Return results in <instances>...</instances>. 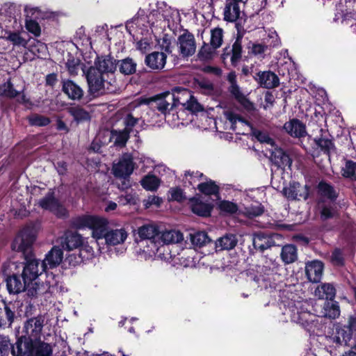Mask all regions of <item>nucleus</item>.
<instances>
[{
    "label": "nucleus",
    "instance_id": "1",
    "mask_svg": "<svg viewBox=\"0 0 356 356\" xmlns=\"http://www.w3.org/2000/svg\"><path fill=\"white\" fill-rule=\"evenodd\" d=\"M140 241L138 242L136 254L141 259H163L165 257L167 245L178 243L183 241V234L175 229H161L156 224H146L136 231Z\"/></svg>",
    "mask_w": 356,
    "mask_h": 356
},
{
    "label": "nucleus",
    "instance_id": "2",
    "mask_svg": "<svg viewBox=\"0 0 356 356\" xmlns=\"http://www.w3.org/2000/svg\"><path fill=\"white\" fill-rule=\"evenodd\" d=\"M73 224L78 229H90L92 231V237L96 240L97 244L99 240L104 239L108 246L121 245L128 237V233L124 228L108 229V220L99 216H81L75 218Z\"/></svg>",
    "mask_w": 356,
    "mask_h": 356
},
{
    "label": "nucleus",
    "instance_id": "3",
    "mask_svg": "<svg viewBox=\"0 0 356 356\" xmlns=\"http://www.w3.org/2000/svg\"><path fill=\"white\" fill-rule=\"evenodd\" d=\"M41 261L33 259L27 261L24 266L22 277L27 285V295L37 298L47 293H52L57 281L53 273H43Z\"/></svg>",
    "mask_w": 356,
    "mask_h": 356
},
{
    "label": "nucleus",
    "instance_id": "4",
    "mask_svg": "<svg viewBox=\"0 0 356 356\" xmlns=\"http://www.w3.org/2000/svg\"><path fill=\"white\" fill-rule=\"evenodd\" d=\"M310 304L307 301H298L291 302L289 305L291 321L300 324L307 332L314 334L320 330L321 325L318 323V312L315 309L316 314H312L309 309Z\"/></svg>",
    "mask_w": 356,
    "mask_h": 356
},
{
    "label": "nucleus",
    "instance_id": "5",
    "mask_svg": "<svg viewBox=\"0 0 356 356\" xmlns=\"http://www.w3.org/2000/svg\"><path fill=\"white\" fill-rule=\"evenodd\" d=\"M83 72L86 75L89 92L91 94L97 96L106 92H113L115 91L116 88L115 77L109 78L92 66L86 71L83 69Z\"/></svg>",
    "mask_w": 356,
    "mask_h": 356
},
{
    "label": "nucleus",
    "instance_id": "6",
    "mask_svg": "<svg viewBox=\"0 0 356 356\" xmlns=\"http://www.w3.org/2000/svg\"><path fill=\"white\" fill-rule=\"evenodd\" d=\"M319 340L325 346V348L331 355L336 356L337 350L343 346H352L350 343V334L345 328L336 325L331 331H328L324 336H321Z\"/></svg>",
    "mask_w": 356,
    "mask_h": 356
},
{
    "label": "nucleus",
    "instance_id": "7",
    "mask_svg": "<svg viewBox=\"0 0 356 356\" xmlns=\"http://www.w3.org/2000/svg\"><path fill=\"white\" fill-rule=\"evenodd\" d=\"M181 22V16L178 10L165 6V10L161 13L159 10H153L147 16V22L152 25L165 26H174Z\"/></svg>",
    "mask_w": 356,
    "mask_h": 356
},
{
    "label": "nucleus",
    "instance_id": "8",
    "mask_svg": "<svg viewBox=\"0 0 356 356\" xmlns=\"http://www.w3.org/2000/svg\"><path fill=\"white\" fill-rule=\"evenodd\" d=\"M37 232V229L34 225H27L20 231L14 239L12 243V249L24 253L29 251L35 240Z\"/></svg>",
    "mask_w": 356,
    "mask_h": 356
},
{
    "label": "nucleus",
    "instance_id": "9",
    "mask_svg": "<svg viewBox=\"0 0 356 356\" xmlns=\"http://www.w3.org/2000/svg\"><path fill=\"white\" fill-rule=\"evenodd\" d=\"M135 168L133 157L129 154H123L112 168L113 175L117 177H129Z\"/></svg>",
    "mask_w": 356,
    "mask_h": 356
},
{
    "label": "nucleus",
    "instance_id": "10",
    "mask_svg": "<svg viewBox=\"0 0 356 356\" xmlns=\"http://www.w3.org/2000/svg\"><path fill=\"white\" fill-rule=\"evenodd\" d=\"M38 204L42 209L48 210L58 217L65 216L66 215V209L59 201L54 197L53 192H49L44 197L40 200Z\"/></svg>",
    "mask_w": 356,
    "mask_h": 356
},
{
    "label": "nucleus",
    "instance_id": "11",
    "mask_svg": "<svg viewBox=\"0 0 356 356\" xmlns=\"http://www.w3.org/2000/svg\"><path fill=\"white\" fill-rule=\"evenodd\" d=\"M95 257V251L93 248L90 245L88 241L85 238L83 244L79 248V253L78 255L75 254H70L67 257L69 264L73 266L80 264L84 261L92 259Z\"/></svg>",
    "mask_w": 356,
    "mask_h": 356
},
{
    "label": "nucleus",
    "instance_id": "12",
    "mask_svg": "<svg viewBox=\"0 0 356 356\" xmlns=\"http://www.w3.org/2000/svg\"><path fill=\"white\" fill-rule=\"evenodd\" d=\"M92 67L109 78L115 77L114 73L117 68V62L109 55L97 56Z\"/></svg>",
    "mask_w": 356,
    "mask_h": 356
},
{
    "label": "nucleus",
    "instance_id": "13",
    "mask_svg": "<svg viewBox=\"0 0 356 356\" xmlns=\"http://www.w3.org/2000/svg\"><path fill=\"white\" fill-rule=\"evenodd\" d=\"M177 46L180 54L184 57L192 56L195 52L196 45L193 35L184 33L178 38Z\"/></svg>",
    "mask_w": 356,
    "mask_h": 356
},
{
    "label": "nucleus",
    "instance_id": "14",
    "mask_svg": "<svg viewBox=\"0 0 356 356\" xmlns=\"http://www.w3.org/2000/svg\"><path fill=\"white\" fill-rule=\"evenodd\" d=\"M284 196L289 200H305L309 195V188L307 185L301 186L298 182H291L283 189Z\"/></svg>",
    "mask_w": 356,
    "mask_h": 356
},
{
    "label": "nucleus",
    "instance_id": "15",
    "mask_svg": "<svg viewBox=\"0 0 356 356\" xmlns=\"http://www.w3.org/2000/svg\"><path fill=\"white\" fill-rule=\"evenodd\" d=\"M34 351V341L22 336L12 347L13 356H33Z\"/></svg>",
    "mask_w": 356,
    "mask_h": 356
},
{
    "label": "nucleus",
    "instance_id": "16",
    "mask_svg": "<svg viewBox=\"0 0 356 356\" xmlns=\"http://www.w3.org/2000/svg\"><path fill=\"white\" fill-rule=\"evenodd\" d=\"M42 321L38 318H30L24 323V332L27 339L36 341L40 339L42 329Z\"/></svg>",
    "mask_w": 356,
    "mask_h": 356
},
{
    "label": "nucleus",
    "instance_id": "17",
    "mask_svg": "<svg viewBox=\"0 0 356 356\" xmlns=\"http://www.w3.org/2000/svg\"><path fill=\"white\" fill-rule=\"evenodd\" d=\"M270 265L266 262V265L264 266V271L267 275V277H264V276L259 275L254 277L253 281L258 284V286L264 287L267 289L268 286L270 288H275V284L271 283L270 280L271 277H274V273H276L278 264L274 261H270Z\"/></svg>",
    "mask_w": 356,
    "mask_h": 356
},
{
    "label": "nucleus",
    "instance_id": "18",
    "mask_svg": "<svg viewBox=\"0 0 356 356\" xmlns=\"http://www.w3.org/2000/svg\"><path fill=\"white\" fill-rule=\"evenodd\" d=\"M323 271V264L320 261H313L306 264V275L308 280L312 282H319L322 278Z\"/></svg>",
    "mask_w": 356,
    "mask_h": 356
},
{
    "label": "nucleus",
    "instance_id": "19",
    "mask_svg": "<svg viewBox=\"0 0 356 356\" xmlns=\"http://www.w3.org/2000/svg\"><path fill=\"white\" fill-rule=\"evenodd\" d=\"M84 240L85 238L76 232H68L62 238L61 246L63 250L70 251L79 248Z\"/></svg>",
    "mask_w": 356,
    "mask_h": 356
},
{
    "label": "nucleus",
    "instance_id": "20",
    "mask_svg": "<svg viewBox=\"0 0 356 356\" xmlns=\"http://www.w3.org/2000/svg\"><path fill=\"white\" fill-rule=\"evenodd\" d=\"M283 128L288 134L294 138H302L307 134L305 125L297 119L286 122Z\"/></svg>",
    "mask_w": 356,
    "mask_h": 356
},
{
    "label": "nucleus",
    "instance_id": "21",
    "mask_svg": "<svg viewBox=\"0 0 356 356\" xmlns=\"http://www.w3.org/2000/svg\"><path fill=\"white\" fill-rule=\"evenodd\" d=\"M63 257V251L58 247H54L47 254L43 261H41L42 268L44 267L45 270L53 268L62 261Z\"/></svg>",
    "mask_w": 356,
    "mask_h": 356
},
{
    "label": "nucleus",
    "instance_id": "22",
    "mask_svg": "<svg viewBox=\"0 0 356 356\" xmlns=\"http://www.w3.org/2000/svg\"><path fill=\"white\" fill-rule=\"evenodd\" d=\"M256 80L259 84L266 88H273L280 83L278 76L270 71L260 72L257 74Z\"/></svg>",
    "mask_w": 356,
    "mask_h": 356
},
{
    "label": "nucleus",
    "instance_id": "23",
    "mask_svg": "<svg viewBox=\"0 0 356 356\" xmlns=\"http://www.w3.org/2000/svg\"><path fill=\"white\" fill-rule=\"evenodd\" d=\"M166 55L163 52L154 51L145 57L146 65L152 70H162L166 63Z\"/></svg>",
    "mask_w": 356,
    "mask_h": 356
},
{
    "label": "nucleus",
    "instance_id": "24",
    "mask_svg": "<svg viewBox=\"0 0 356 356\" xmlns=\"http://www.w3.org/2000/svg\"><path fill=\"white\" fill-rule=\"evenodd\" d=\"M63 91L69 98L76 100L80 99L83 95V90L74 82L70 80L63 81Z\"/></svg>",
    "mask_w": 356,
    "mask_h": 356
},
{
    "label": "nucleus",
    "instance_id": "25",
    "mask_svg": "<svg viewBox=\"0 0 356 356\" xmlns=\"http://www.w3.org/2000/svg\"><path fill=\"white\" fill-rule=\"evenodd\" d=\"M237 244V239L234 234H225L219 238L215 242L216 251H222L225 250H231Z\"/></svg>",
    "mask_w": 356,
    "mask_h": 356
},
{
    "label": "nucleus",
    "instance_id": "26",
    "mask_svg": "<svg viewBox=\"0 0 356 356\" xmlns=\"http://www.w3.org/2000/svg\"><path fill=\"white\" fill-rule=\"evenodd\" d=\"M6 286L10 293L17 294L24 291L27 292V285L25 282L23 281L22 282L17 275H13L7 278Z\"/></svg>",
    "mask_w": 356,
    "mask_h": 356
},
{
    "label": "nucleus",
    "instance_id": "27",
    "mask_svg": "<svg viewBox=\"0 0 356 356\" xmlns=\"http://www.w3.org/2000/svg\"><path fill=\"white\" fill-rule=\"evenodd\" d=\"M340 314L338 302L333 301L325 302L323 310L318 314V317H326L334 319Z\"/></svg>",
    "mask_w": 356,
    "mask_h": 356
},
{
    "label": "nucleus",
    "instance_id": "28",
    "mask_svg": "<svg viewBox=\"0 0 356 356\" xmlns=\"http://www.w3.org/2000/svg\"><path fill=\"white\" fill-rule=\"evenodd\" d=\"M143 10H140L137 15L133 17L131 19L128 20L126 23V29L129 33V34L132 35L134 31L135 28H139L141 29L140 26H145L144 22H147V16L145 17V13ZM149 26H151L148 22H147Z\"/></svg>",
    "mask_w": 356,
    "mask_h": 356
},
{
    "label": "nucleus",
    "instance_id": "29",
    "mask_svg": "<svg viewBox=\"0 0 356 356\" xmlns=\"http://www.w3.org/2000/svg\"><path fill=\"white\" fill-rule=\"evenodd\" d=\"M229 91L237 100V102L246 110L251 111L254 108L253 104L246 98V97L241 92L237 84L230 86Z\"/></svg>",
    "mask_w": 356,
    "mask_h": 356
},
{
    "label": "nucleus",
    "instance_id": "30",
    "mask_svg": "<svg viewBox=\"0 0 356 356\" xmlns=\"http://www.w3.org/2000/svg\"><path fill=\"white\" fill-rule=\"evenodd\" d=\"M165 97H170L172 99L175 100L177 104L184 105V103L192 96L191 92L189 90L182 88H175L173 90L172 95L170 92H167Z\"/></svg>",
    "mask_w": 356,
    "mask_h": 356
},
{
    "label": "nucleus",
    "instance_id": "31",
    "mask_svg": "<svg viewBox=\"0 0 356 356\" xmlns=\"http://www.w3.org/2000/svg\"><path fill=\"white\" fill-rule=\"evenodd\" d=\"M335 293L336 291L333 285L326 283L318 286L314 291L315 296L319 299L330 300H332V299L334 298Z\"/></svg>",
    "mask_w": 356,
    "mask_h": 356
},
{
    "label": "nucleus",
    "instance_id": "32",
    "mask_svg": "<svg viewBox=\"0 0 356 356\" xmlns=\"http://www.w3.org/2000/svg\"><path fill=\"white\" fill-rule=\"evenodd\" d=\"M191 207L194 213L200 216H208L211 211V207L209 204L202 202L197 198L191 200Z\"/></svg>",
    "mask_w": 356,
    "mask_h": 356
},
{
    "label": "nucleus",
    "instance_id": "33",
    "mask_svg": "<svg viewBox=\"0 0 356 356\" xmlns=\"http://www.w3.org/2000/svg\"><path fill=\"white\" fill-rule=\"evenodd\" d=\"M129 138V130H112L110 133V140L113 142L115 146L123 147L126 145Z\"/></svg>",
    "mask_w": 356,
    "mask_h": 356
},
{
    "label": "nucleus",
    "instance_id": "34",
    "mask_svg": "<svg viewBox=\"0 0 356 356\" xmlns=\"http://www.w3.org/2000/svg\"><path fill=\"white\" fill-rule=\"evenodd\" d=\"M190 241L195 248H202L211 242V238L205 232H195L190 234Z\"/></svg>",
    "mask_w": 356,
    "mask_h": 356
},
{
    "label": "nucleus",
    "instance_id": "35",
    "mask_svg": "<svg viewBox=\"0 0 356 356\" xmlns=\"http://www.w3.org/2000/svg\"><path fill=\"white\" fill-rule=\"evenodd\" d=\"M263 212L264 208L259 202H254L239 209V214H243L250 218L261 216Z\"/></svg>",
    "mask_w": 356,
    "mask_h": 356
},
{
    "label": "nucleus",
    "instance_id": "36",
    "mask_svg": "<svg viewBox=\"0 0 356 356\" xmlns=\"http://www.w3.org/2000/svg\"><path fill=\"white\" fill-rule=\"evenodd\" d=\"M237 1L227 3L224 10V19L234 22L238 19L240 15V9Z\"/></svg>",
    "mask_w": 356,
    "mask_h": 356
},
{
    "label": "nucleus",
    "instance_id": "37",
    "mask_svg": "<svg viewBox=\"0 0 356 356\" xmlns=\"http://www.w3.org/2000/svg\"><path fill=\"white\" fill-rule=\"evenodd\" d=\"M281 257L285 264H291L297 259V249L293 245H286L282 249Z\"/></svg>",
    "mask_w": 356,
    "mask_h": 356
},
{
    "label": "nucleus",
    "instance_id": "38",
    "mask_svg": "<svg viewBox=\"0 0 356 356\" xmlns=\"http://www.w3.org/2000/svg\"><path fill=\"white\" fill-rule=\"evenodd\" d=\"M253 244L256 248L264 250L270 248L273 244V241L267 235L258 234L254 237Z\"/></svg>",
    "mask_w": 356,
    "mask_h": 356
},
{
    "label": "nucleus",
    "instance_id": "39",
    "mask_svg": "<svg viewBox=\"0 0 356 356\" xmlns=\"http://www.w3.org/2000/svg\"><path fill=\"white\" fill-rule=\"evenodd\" d=\"M140 183L144 189L153 191L159 186L160 180L153 175H147L140 180Z\"/></svg>",
    "mask_w": 356,
    "mask_h": 356
},
{
    "label": "nucleus",
    "instance_id": "40",
    "mask_svg": "<svg viewBox=\"0 0 356 356\" xmlns=\"http://www.w3.org/2000/svg\"><path fill=\"white\" fill-rule=\"evenodd\" d=\"M271 149V159L277 165H284L286 163L289 157L284 150L280 147H277L275 145V147H272Z\"/></svg>",
    "mask_w": 356,
    "mask_h": 356
},
{
    "label": "nucleus",
    "instance_id": "41",
    "mask_svg": "<svg viewBox=\"0 0 356 356\" xmlns=\"http://www.w3.org/2000/svg\"><path fill=\"white\" fill-rule=\"evenodd\" d=\"M342 175L353 181H356V162L347 160L341 169Z\"/></svg>",
    "mask_w": 356,
    "mask_h": 356
},
{
    "label": "nucleus",
    "instance_id": "42",
    "mask_svg": "<svg viewBox=\"0 0 356 356\" xmlns=\"http://www.w3.org/2000/svg\"><path fill=\"white\" fill-rule=\"evenodd\" d=\"M65 67L71 75H76L80 69V60L79 58L74 57L71 54L68 53Z\"/></svg>",
    "mask_w": 356,
    "mask_h": 356
},
{
    "label": "nucleus",
    "instance_id": "43",
    "mask_svg": "<svg viewBox=\"0 0 356 356\" xmlns=\"http://www.w3.org/2000/svg\"><path fill=\"white\" fill-rule=\"evenodd\" d=\"M223 30L220 28H215L211 31L210 44L213 49L219 48L222 43Z\"/></svg>",
    "mask_w": 356,
    "mask_h": 356
},
{
    "label": "nucleus",
    "instance_id": "44",
    "mask_svg": "<svg viewBox=\"0 0 356 356\" xmlns=\"http://www.w3.org/2000/svg\"><path fill=\"white\" fill-rule=\"evenodd\" d=\"M119 202L122 205H136L139 203V197L138 194L134 191H131L129 193H127L125 195H122L119 196Z\"/></svg>",
    "mask_w": 356,
    "mask_h": 356
},
{
    "label": "nucleus",
    "instance_id": "45",
    "mask_svg": "<svg viewBox=\"0 0 356 356\" xmlns=\"http://www.w3.org/2000/svg\"><path fill=\"white\" fill-rule=\"evenodd\" d=\"M318 191L321 196L326 197L331 201H333L337 197L336 193L333 188L325 182L319 183Z\"/></svg>",
    "mask_w": 356,
    "mask_h": 356
},
{
    "label": "nucleus",
    "instance_id": "46",
    "mask_svg": "<svg viewBox=\"0 0 356 356\" xmlns=\"http://www.w3.org/2000/svg\"><path fill=\"white\" fill-rule=\"evenodd\" d=\"M35 351L33 353L35 356H51L52 349L49 344L44 342H38L34 344Z\"/></svg>",
    "mask_w": 356,
    "mask_h": 356
},
{
    "label": "nucleus",
    "instance_id": "47",
    "mask_svg": "<svg viewBox=\"0 0 356 356\" xmlns=\"http://www.w3.org/2000/svg\"><path fill=\"white\" fill-rule=\"evenodd\" d=\"M70 113L77 122L86 121L90 119V114L82 108L73 106L69 108Z\"/></svg>",
    "mask_w": 356,
    "mask_h": 356
},
{
    "label": "nucleus",
    "instance_id": "48",
    "mask_svg": "<svg viewBox=\"0 0 356 356\" xmlns=\"http://www.w3.org/2000/svg\"><path fill=\"white\" fill-rule=\"evenodd\" d=\"M136 63L131 58L122 60L120 65V71L124 74H131L136 72Z\"/></svg>",
    "mask_w": 356,
    "mask_h": 356
},
{
    "label": "nucleus",
    "instance_id": "49",
    "mask_svg": "<svg viewBox=\"0 0 356 356\" xmlns=\"http://www.w3.org/2000/svg\"><path fill=\"white\" fill-rule=\"evenodd\" d=\"M197 188L200 192L206 195H214L218 192V187L211 181L199 184Z\"/></svg>",
    "mask_w": 356,
    "mask_h": 356
},
{
    "label": "nucleus",
    "instance_id": "50",
    "mask_svg": "<svg viewBox=\"0 0 356 356\" xmlns=\"http://www.w3.org/2000/svg\"><path fill=\"white\" fill-rule=\"evenodd\" d=\"M249 53L259 58H263L267 50V46L259 43H250L248 46Z\"/></svg>",
    "mask_w": 356,
    "mask_h": 356
},
{
    "label": "nucleus",
    "instance_id": "51",
    "mask_svg": "<svg viewBox=\"0 0 356 356\" xmlns=\"http://www.w3.org/2000/svg\"><path fill=\"white\" fill-rule=\"evenodd\" d=\"M224 115L227 120L232 124V129H235V124L239 122L246 123V121L236 112L232 110H226L224 111Z\"/></svg>",
    "mask_w": 356,
    "mask_h": 356
},
{
    "label": "nucleus",
    "instance_id": "52",
    "mask_svg": "<svg viewBox=\"0 0 356 356\" xmlns=\"http://www.w3.org/2000/svg\"><path fill=\"white\" fill-rule=\"evenodd\" d=\"M29 122L33 126L43 127L50 123L49 118L38 115L33 114L29 117Z\"/></svg>",
    "mask_w": 356,
    "mask_h": 356
},
{
    "label": "nucleus",
    "instance_id": "53",
    "mask_svg": "<svg viewBox=\"0 0 356 356\" xmlns=\"http://www.w3.org/2000/svg\"><path fill=\"white\" fill-rule=\"evenodd\" d=\"M218 208L222 212L229 214L235 213L237 211L239 212L240 209L235 203L226 200L220 202Z\"/></svg>",
    "mask_w": 356,
    "mask_h": 356
},
{
    "label": "nucleus",
    "instance_id": "54",
    "mask_svg": "<svg viewBox=\"0 0 356 356\" xmlns=\"http://www.w3.org/2000/svg\"><path fill=\"white\" fill-rule=\"evenodd\" d=\"M183 106L193 113H195L203 110L202 105L193 95L186 102V103H184Z\"/></svg>",
    "mask_w": 356,
    "mask_h": 356
},
{
    "label": "nucleus",
    "instance_id": "55",
    "mask_svg": "<svg viewBox=\"0 0 356 356\" xmlns=\"http://www.w3.org/2000/svg\"><path fill=\"white\" fill-rule=\"evenodd\" d=\"M215 49L211 44H204L199 51L197 56L201 60H208L213 57Z\"/></svg>",
    "mask_w": 356,
    "mask_h": 356
},
{
    "label": "nucleus",
    "instance_id": "56",
    "mask_svg": "<svg viewBox=\"0 0 356 356\" xmlns=\"http://www.w3.org/2000/svg\"><path fill=\"white\" fill-rule=\"evenodd\" d=\"M252 134L259 142L270 145L271 147H275V143L274 140L269 136L268 133L260 130H254Z\"/></svg>",
    "mask_w": 356,
    "mask_h": 356
},
{
    "label": "nucleus",
    "instance_id": "57",
    "mask_svg": "<svg viewBox=\"0 0 356 356\" xmlns=\"http://www.w3.org/2000/svg\"><path fill=\"white\" fill-rule=\"evenodd\" d=\"M242 53V47L240 41L236 40L232 45V54L231 56V61L232 64L235 65L241 58Z\"/></svg>",
    "mask_w": 356,
    "mask_h": 356
},
{
    "label": "nucleus",
    "instance_id": "58",
    "mask_svg": "<svg viewBox=\"0 0 356 356\" xmlns=\"http://www.w3.org/2000/svg\"><path fill=\"white\" fill-rule=\"evenodd\" d=\"M26 29L35 36L38 37L41 33V29L39 24L31 19H26Z\"/></svg>",
    "mask_w": 356,
    "mask_h": 356
},
{
    "label": "nucleus",
    "instance_id": "59",
    "mask_svg": "<svg viewBox=\"0 0 356 356\" xmlns=\"http://www.w3.org/2000/svg\"><path fill=\"white\" fill-rule=\"evenodd\" d=\"M1 89L3 95L8 97H15L18 95V92L13 88V86L10 80L5 82L1 86Z\"/></svg>",
    "mask_w": 356,
    "mask_h": 356
},
{
    "label": "nucleus",
    "instance_id": "60",
    "mask_svg": "<svg viewBox=\"0 0 356 356\" xmlns=\"http://www.w3.org/2000/svg\"><path fill=\"white\" fill-rule=\"evenodd\" d=\"M7 40L11 42L14 45L25 47L27 44V41L24 39L19 33L15 32L9 33Z\"/></svg>",
    "mask_w": 356,
    "mask_h": 356
},
{
    "label": "nucleus",
    "instance_id": "61",
    "mask_svg": "<svg viewBox=\"0 0 356 356\" xmlns=\"http://www.w3.org/2000/svg\"><path fill=\"white\" fill-rule=\"evenodd\" d=\"M185 182H188L189 184L193 185L196 183L200 178L203 177V174L200 172L194 171H186L184 173Z\"/></svg>",
    "mask_w": 356,
    "mask_h": 356
},
{
    "label": "nucleus",
    "instance_id": "62",
    "mask_svg": "<svg viewBox=\"0 0 356 356\" xmlns=\"http://www.w3.org/2000/svg\"><path fill=\"white\" fill-rule=\"evenodd\" d=\"M140 120H141V118L135 116L133 113L128 114L124 119V129L130 131Z\"/></svg>",
    "mask_w": 356,
    "mask_h": 356
},
{
    "label": "nucleus",
    "instance_id": "63",
    "mask_svg": "<svg viewBox=\"0 0 356 356\" xmlns=\"http://www.w3.org/2000/svg\"><path fill=\"white\" fill-rule=\"evenodd\" d=\"M315 143L325 152H330L334 147L331 140L323 138L314 139Z\"/></svg>",
    "mask_w": 356,
    "mask_h": 356
},
{
    "label": "nucleus",
    "instance_id": "64",
    "mask_svg": "<svg viewBox=\"0 0 356 356\" xmlns=\"http://www.w3.org/2000/svg\"><path fill=\"white\" fill-rule=\"evenodd\" d=\"M321 218L323 220H327L328 218H332L336 214L335 208L330 204L325 205L322 207L321 209Z\"/></svg>",
    "mask_w": 356,
    "mask_h": 356
}]
</instances>
